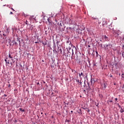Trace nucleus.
<instances>
[{
  "label": "nucleus",
  "instance_id": "c9c22d12",
  "mask_svg": "<svg viewBox=\"0 0 124 124\" xmlns=\"http://www.w3.org/2000/svg\"><path fill=\"white\" fill-rule=\"evenodd\" d=\"M47 20H48V22H50V20H49V19H48Z\"/></svg>",
  "mask_w": 124,
  "mask_h": 124
},
{
  "label": "nucleus",
  "instance_id": "aec40b11",
  "mask_svg": "<svg viewBox=\"0 0 124 124\" xmlns=\"http://www.w3.org/2000/svg\"><path fill=\"white\" fill-rule=\"evenodd\" d=\"M78 84H79V85H82V82L81 81H80L79 83H78Z\"/></svg>",
  "mask_w": 124,
  "mask_h": 124
},
{
  "label": "nucleus",
  "instance_id": "c85d7f7f",
  "mask_svg": "<svg viewBox=\"0 0 124 124\" xmlns=\"http://www.w3.org/2000/svg\"><path fill=\"white\" fill-rule=\"evenodd\" d=\"M119 108H122L121 107V106H119Z\"/></svg>",
  "mask_w": 124,
  "mask_h": 124
},
{
  "label": "nucleus",
  "instance_id": "f3484780",
  "mask_svg": "<svg viewBox=\"0 0 124 124\" xmlns=\"http://www.w3.org/2000/svg\"><path fill=\"white\" fill-rule=\"evenodd\" d=\"M7 63H8V64H9L10 63V62H9V61H8L7 62Z\"/></svg>",
  "mask_w": 124,
  "mask_h": 124
},
{
  "label": "nucleus",
  "instance_id": "f03ea898",
  "mask_svg": "<svg viewBox=\"0 0 124 124\" xmlns=\"http://www.w3.org/2000/svg\"><path fill=\"white\" fill-rule=\"evenodd\" d=\"M78 75L79 76V78H81L82 79V78H83V77H84V74H83V73L81 72V73H78Z\"/></svg>",
  "mask_w": 124,
  "mask_h": 124
},
{
  "label": "nucleus",
  "instance_id": "4468645a",
  "mask_svg": "<svg viewBox=\"0 0 124 124\" xmlns=\"http://www.w3.org/2000/svg\"><path fill=\"white\" fill-rule=\"evenodd\" d=\"M59 42H59V41H57L56 44H57V46H59Z\"/></svg>",
  "mask_w": 124,
  "mask_h": 124
},
{
  "label": "nucleus",
  "instance_id": "58836bf2",
  "mask_svg": "<svg viewBox=\"0 0 124 124\" xmlns=\"http://www.w3.org/2000/svg\"><path fill=\"white\" fill-rule=\"evenodd\" d=\"M71 113H73V111H71Z\"/></svg>",
  "mask_w": 124,
  "mask_h": 124
},
{
  "label": "nucleus",
  "instance_id": "2f4dec72",
  "mask_svg": "<svg viewBox=\"0 0 124 124\" xmlns=\"http://www.w3.org/2000/svg\"><path fill=\"white\" fill-rule=\"evenodd\" d=\"M12 10H13L14 11H15L14 9H13V8H12Z\"/></svg>",
  "mask_w": 124,
  "mask_h": 124
},
{
  "label": "nucleus",
  "instance_id": "b1692460",
  "mask_svg": "<svg viewBox=\"0 0 124 124\" xmlns=\"http://www.w3.org/2000/svg\"><path fill=\"white\" fill-rule=\"evenodd\" d=\"M91 81L92 83H93V79H91Z\"/></svg>",
  "mask_w": 124,
  "mask_h": 124
},
{
  "label": "nucleus",
  "instance_id": "e433bc0d",
  "mask_svg": "<svg viewBox=\"0 0 124 124\" xmlns=\"http://www.w3.org/2000/svg\"><path fill=\"white\" fill-rule=\"evenodd\" d=\"M4 96H7L6 94H4Z\"/></svg>",
  "mask_w": 124,
  "mask_h": 124
},
{
  "label": "nucleus",
  "instance_id": "9b49d317",
  "mask_svg": "<svg viewBox=\"0 0 124 124\" xmlns=\"http://www.w3.org/2000/svg\"><path fill=\"white\" fill-rule=\"evenodd\" d=\"M19 110L21 111V112H25V109H22V108H19Z\"/></svg>",
  "mask_w": 124,
  "mask_h": 124
},
{
  "label": "nucleus",
  "instance_id": "a19ab883",
  "mask_svg": "<svg viewBox=\"0 0 124 124\" xmlns=\"http://www.w3.org/2000/svg\"><path fill=\"white\" fill-rule=\"evenodd\" d=\"M122 77H124V76H122Z\"/></svg>",
  "mask_w": 124,
  "mask_h": 124
},
{
  "label": "nucleus",
  "instance_id": "bb28decb",
  "mask_svg": "<svg viewBox=\"0 0 124 124\" xmlns=\"http://www.w3.org/2000/svg\"><path fill=\"white\" fill-rule=\"evenodd\" d=\"M110 77H113V76L110 75Z\"/></svg>",
  "mask_w": 124,
  "mask_h": 124
},
{
  "label": "nucleus",
  "instance_id": "473e14b6",
  "mask_svg": "<svg viewBox=\"0 0 124 124\" xmlns=\"http://www.w3.org/2000/svg\"><path fill=\"white\" fill-rule=\"evenodd\" d=\"M15 44H17V42H15Z\"/></svg>",
  "mask_w": 124,
  "mask_h": 124
},
{
  "label": "nucleus",
  "instance_id": "9d476101",
  "mask_svg": "<svg viewBox=\"0 0 124 124\" xmlns=\"http://www.w3.org/2000/svg\"><path fill=\"white\" fill-rule=\"evenodd\" d=\"M106 41H107L108 40V37L106 36V35L105 36V37H104Z\"/></svg>",
  "mask_w": 124,
  "mask_h": 124
},
{
  "label": "nucleus",
  "instance_id": "c03bdc74",
  "mask_svg": "<svg viewBox=\"0 0 124 124\" xmlns=\"http://www.w3.org/2000/svg\"><path fill=\"white\" fill-rule=\"evenodd\" d=\"M41 114H42H42H43L42 112H41Z\"/></svg>",
  "mask_w": 124,
  "mask_h": 124
},
{
  "label": "nucleus",
  "instance_id": "4be33fe9",
  "mask_svg": "<svg viewBox=\"0 0 124 124\" xmlns=\"http://www.w3.org/2000/svg\"><path fill=\"white\" fill-rule=\"evenodd\" d=\"M73 54H74V52H73V49H72V55H73Z\"/></svg>",
  "mask_w": 124,
  "mask_h": 124
},
{
  "label": "nucleus",
  "instance_id": "2eb2a0df",
  "mask_svg": "<svg viewBox=\"0 0 124 124\" xmlns=\"http://www.w3.org/2000/svg\"><path fill=\"white\" fill-rule=\"evenodd\" d=\"M76 81L78 82V83H80V81L79 80V79H76Z\"/></svg>",
  "mask_w": 124,
  "mask_h": 124
},
{
  "label": "nucleus",
  "instance_id": "ddd939ff",
  "mask_svg": "<svg viewBox=\"0 0 124 124\" xmlns=\"http://www.w3.org/2000/svg\"><path fill=\"white\" fill-rule=\"evenodd\" d=\"M28 23H29V22L28 21V20H26V22H25V23L26 24V25H29V24H28Z\"/></svg>",
  "mask_w": 124,
  "mask_h": 124
},
{
  "label": "nucleus",
  "instance_id": "4c0bfd02",
  "mask_svg": "<svg viewBox=\"0 0 124 124\" xmlns=\"http://www.w3.org/2000/svg\"><path fill=\"white\" fill-rule=\"evenodd\" d=\"M93 81H94V82H95V80L94 79H93Z\"/></svg>",
  "mask_w": 124,
  "mask_h": 124
},
{
  "label": "nucleus",
  "instance_id": "20e7f679",
  "mask_svg": "<svg viewBox=\"0 0 124 124\" xmlns=\"http://www.w3.org/2000/svg\"><path fill=\"white\" fill-rule=\"evenodd\" d=\"M72 31V28L71 27H67V31L68 32V31Z\"/></svg>",
  "mask_w": 124,
  "mask_h": 124
},
{
  "label": "nucleus",
  "instance_id": "72a5a7b5",
  "mask_svg": "<svg viewBox=\"0 0 124 124\" xmlns=\"http://www.w3.org/2000/svg\"><path fill=\"white\" fill-rule=\"evenodd\" d=\"M60 50L61 52H62V49H60Z\"/></svg>",
  "mask_w": 124,
  "mask_h": 124
},
{
  "label": "nucleus",
  "instance_id": "79ce46f5",
  "mask_svg": "<svg viewBox=\"0 0 124 124\" xmlns=\"http://www.w3.org/2000/svg\"><path fill=\"white\" fill-rule=\"evenodd\" d=\"M84 92H86V90H84Z\"/></svg>",
  "mask_w": 124,
  "mask_h": 124
},
{
  "label": "nucleus",
  "instance_id": "412c9836",
  "mask_svg": "<svg viewBox=\"0 0 124 124\" xmlns=\"http://www.w3.org/2000/svg\"><path fill=\"white\" fill-rule=\"evenodd\" d=\"M10 14L12 15V14H13V13L12 12H11L10 13Z\"/></svg>",
  "mask_w": 124,
  "mask_h": 124
},
{
  "label": "nucleus",
  "instance_id": "6ab92c4d",
  "mask_svg": "<svg viewBox=\"0 0 124 124\" xmlns=\"http://www.w3.org/2000/svg\"><path fill=\"white\" fill-rule=\"evenodd\" d=\"M11 60L12 61V62H13V58L12 57H11Z\"/></svg>",
  "mask_w": 124,
  "mask_h": 124
},
{
  "label": "nucleus",
  "instance_id": "ea45409f",
  "mask_svg": "<svg viewBox=\"0 0 124 124\" xmlns=\"http://www.w3.org/2000/svg\"><path fill=\"white\" fill-rule=\"evenodd\" d=\"M123 75H124V74H122V76H123Z\"/></svg>",
  "mask_w": 124,
  "mask_h": 124
},
{
  "label": "nucleus",
  "instance_id": "7c9ffc66",
  "mask_svg": "<svg viewBox=\"0 0 124 124\" xmlns=\"http://www.w3.org/2000/svg\"><path fill=\"white\" fill-rule=\"evenodd\" d=\"M8 87L9 88L10 87V84H9Z\"/></svg>",
  "mask_w": 124,
  "mask_h": 124
},
{
  "label": "nucleus",
  "instance_id": "5701e85b",
  "mask_svg": "<svg viewBox=\"0 0 124 124\" xmlns=\"http://www.w3.org/2000/svg\"><path fill=\"white\" fill-rule=\"evenodd\" d=\"M115 101H117V100H118V98H116L115 99Z\"/></svg>",
  "mask_w": 124,
  "mask_h": 124
},
{
  "label": "nucleus",
  "instance_id": "6e6552de",
  "mask_svg": "<svg viewBox=\"0 0 124 124\" xmlns=\"http://www.w3.org/2000/svg\"><path fill=\"white\" fill-rule=\"evenodd\" d=\"M92 19H93V20H98V18L96 17V16H93L92 17Z\"/></svg>",
  "mask_w": 124,
  "mask_h": 124
},
{
  "label": "nucleus",
  "instance_id": "393cba45",
  "mask_svg": "<svg viewBox=\"0 0 124 124\" xmlns=\"http://www.w3.org/2000/svg\"><path fill=\"white\" fill-rule=\"evenodd\" d=\"M90 111H91V110L89 109H88L87 110L88 112H90Z\"/></svg>",
  "mask_w": 124,
  "mask_h": 124
},
{
  "label": "nucleus",
  "instance_id": "39448f33",
  "mask_svg": "<svg viewBox=\"0 0 124 124\" xmlns=\"http://www.w3.org/2000/svg\"><path fill=\"white\" fill-rule=\"evenodd\" d=\"M42 43L43 44L44 46H45V45H46L47 44V42L46 41H42Z\"/></svg>",
  "mask_w": 124,
  "mask_h": 124
},
{
  "label": "nucleus",
  "instance_id": "dca6fc26",
  "mask_svg": "<svg viewBox=\"0 0 124 124\" xmlns=\"http://www.w3.org/2000/svg\"><path fill=\"white\" fill-rule=\"evenodd\" d=\"M96 57L98 56V52L97 51H96Z\"/></svg>",
  "mask_w": 124,
  "mask_h": 124
},
{
  "label": "nucleus",
  "instance_id": "0eeeda50",
  "mask_svg": "<svg viewBox=\"0 0 124 124\" xmlns=\"http://www.w3.org/2000/svg\"><path fill=\"white\" fill-rule=\"evenodd\" d=\"M87 107H88V105H85V106L84 107H83L82 108L84 110H86V109H87Z\"/></svg>",
  "mask_w": 124,
  "mask_h": 124
},
{
  "label": "nucleus",
  "instance_id": "f257e3e1",
  "mask_svg": "<svg viewBox=\"0 0 124 124\" xmlns=\"http://www.w3.org/2000/svg\"><path fill=\"white\" fill-rule=\"evenodd\" d=\"M107 49L109 51L111 48H112V45H107Z\"/></svg>",
  "mask_w": 124,
  "mask_h": 124
},
{
  "label": "nucleus",
  "instance_id": "7ed1b4c3",
  "mask_svg": "<svg viewBox=\"0 0 124 124\" xmlns=\"http://www.w3.org/2000/svg\"><path fill=\"white\" fill-rule=\"evenodd\" d=\"M102 21L103 25H105V24H106V19H105V18H102Z\"/></svg>",
  "mask_w": 124,
  "mask_h": 124
},
{
  "label": "nucleus",
  "instance_id": "49530a36",
  "mask_svg": "<svg viewBox=\"0 0 124 124\" xmlns=\"http://www.w3.org/2000/svg\"><path fill=\"white\" fill-rule=\"evenodd\" d=\"M35 43H37V42H35Z\"/></svg>",
  "mask_w": 124,
  "mask_h": 124
},
{
  "label": "nucleus",
  "instance_id": "a878e982",
  "mask_svg": "<svg viewBox=\"0 0 124 124\" xmlns=\"http://www.w3.org/2000/svg\"><path fill=\"white\" fill-rule=\"evenodd\" d=\"M17 120L15 121V123H17Z\"/></svg>",
  "mask_w": 124,
  "mask_h": 124
},
{
  "label": "nucleus",
  "instance_id": "cd10ccee",
  "mask_svg": "<svg viewBox=\"0 0 124 124\" xmlns=\"http://www.w3.org/2000/svg\"><path fill=\"white\" fill-rule=\"evenodd\" d=\"M37 85H39V82H38V83H37Z\"/></svg>",
  "mask_w": 124,
  "mask_h": 124
},
{
  "label": "nucleus",
  "instance_id": "423d86ee",
  "mask_svg": "<svg viewBox=\"0 0 124 124\" xmlns=\"http://www.w3.org/2000/svg\"><path fill=\"white\" fill-rule=\"evenodd\" d=\"M32 19H34V16H31L29 17V20H31H31H32Z\"/></svg>",
  "mask_w": 124,
  "mask_h": 124
},
{
  "label": "nucleus",
  "instance_id": "c756f323",
  "mask_svg": "<svg viewBox=\"0 0 124 124\" xmlns=\"http://www.w3.org/2000/svg\"><path fill=\"white\" fill-rule=\"evenodd\" d=\"M85 75H86V76H88V74H85Z\"/></svg>",
  "mask_w": 124,
  "mask_h": 124
},
{
  "label": "nucleus",
  "instance_id": "a211bd4d",
  "mask_svg": "<svg viewBox=\"0 0 124 124\" xmlns=\"http://www.w3.org/2000/svg\"><path fill=\"white\" fill-rule=\"evenodd\" d=\"M5 62L6 63H7V60L6 59H5Z\"/></svg>",
  "mask_w": 124,
  "mask_h": 124
},
{
  "label": "nucleus",
  "instance_id": "37998d69",
  "mask_svg": "<svg viewBox=\"0 0 124 124\" xmlns=\"http://www.w3.org/2000/svg\"><path fill=\"white\" fill-rule=\"evenodd\" d=\"M110 102H112V100H111Z\"/></svg>",
  "mask_w": 124,
  "mask_h": 124
},
{
  "label": "nucleus",
  "instance_id": "f8f14e48",
  "mask_svg": "<svg viewBox=\"0 0 124 124\" xmlns=\"http://www.w3.org/2000/svg\"><path fill=\"white\" fill-rule=\"evenodd\" d=\"M12 57L11 55L9 54V58H7V59H11Z\"/></svg>",
  "mask_w": 124,
  "mask_h": 124
},
{
  "label": "nucleus",
  "instance_id": "f704fd0d",
  "mask_svg": "<svg viewBox=\"0 0 124 124\" xmlns=\"http://www.w3.org/2000/svg\"><path fill=\"white\" fill-rule=\"evenodd\" d=\"M54 46H56V44L55 43H54Z\"/></svg>",
  "mask_w": 124,
  "mask_h": 124
},
{
  "label": "nucleus",
  "instance_id": "1a4fd4ad",
  "mask_svg": "<svg viewBox=\"0 0 124 124\" xmlns=\"http://www.w3.org/2000/svg\"><path fill=\"white\" fill-rule=\"evenodd\" d=\"M120 112L121 113H124V109H123V108H121V109H120Z\"/></svg>",
  "mask_w": 124,
  "mask_h": 124
},
{
  "label": "nucleus",
  "instance_id": "a18cd8bd",
  "mask_svg": "<svg viewBox=\"0 0 124 124\" xmlns=\"http://www.w3.org/2000/svg\"><path fill=\"white\" fill-rule=\"evenodd\" d=\"M99 24H100V22H99Z\"/></svg>",
  "mask_w": 124,
  "mask_h": 124
}]
</instances>
